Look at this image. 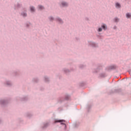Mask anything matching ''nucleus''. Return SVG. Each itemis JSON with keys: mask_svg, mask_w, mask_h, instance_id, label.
I'll use <instances>...</instances> for the list:
<instances>
[{"mask_svg": "<svg viewBox=\"0 0 131 131\" xmlns=\"http://www.w3.org/2000/svg\"><path fill=\"white\" fill-rule=\"evenodd\" d=\"M126 18H130L131 17V14L130 13H127L126 14Z\"/></svg>", "mask_w": 131, "mask_h": 131, "instance_id": "obj_2", "label": "nucleus"}, {"mask_svg": "<svg viewBox=\"0 0 131 131\" xmlns=\"http://www.w3.org/2000/svg\"><path fill=\"white\" fill-rule=\"evenodd\" d=\"M115 20L116 22H118V21H119V19L117 18H115Z\"/></svg>", "mask_w": 131, "mask_h": 131, "instance_id": "obj_9", "label": "nucleus"}, {"mask_svg": "<svg viewBox=\"0 0 131 131\" xmlns=\"http://www.w3.org/2000/svg\"><path fill=\"white\" fill-rule=\"evenodd\" d=\"M98 31H99V32H101V31H102V28H99Z\"/></svg>", "mask_w": 131, "mask_h": 131, "instance_id": "obj_10", "label": "nucleus"}, {"mask_svg": "<svg viewBox=\"0 0 131 131\" xmlns=\"http://www.w3.org/2000/svg\"><path fill=\"white\" fill-rule=\"evenodd\" d=\"M59 21H61V19H59Z\"/></svg>", "mask_w": 131, "mask_h": 131, "instance_id": "obj_12", "label": "nucleus"}, {"mask_svg": "<svg viewBox=\"0 0 131 131\" xmlns=\"http://www.w3.org/2000/svg\"><path fill=\"white\" fill-rule=\"evenodd\" d=\"M31 11L32 12H34V7H31Z\"/></svg>", "mask_w": 131, "mask_h": 131, "instance_id": "obj_6", "label": "nucleus"}, {"mask_svg": "<svg viewBox=\"0 0 131 131\" xmlns=\"http://www.w3.org/2000/svg\"><path fill=\"white\" fill-rule=\"evenodd\" d=\"M22 15L24 17H25L27 15V14H26V13H23Z\"/></svg>", "mask_w": 131, "mask_h": 131, "instance_id": "obj_8", "label": "nucleus"}, {"mask_svg": "<svg viewBox=\"0 0 131 131\" xmlns=\"http://www.w3.org/2000/svg\"><path fill=\"white\" fill-rule=\"evenodd\" d=\"M116 8H120V5L119 3H116Z\"/></svg>", "mask_w": 131, "mask_h": 131, "instance_id": "obj_5", "label": "nucleus"}, {"mask_svg": "<svg viewBox=\"0 0 131 131\" xmlns=\"http://www.w3.org/2000/svg\"><path fill=\"white\" fill-rule=\"evenodd\" d=\"M55 122H65V120H56Z\"/></svg>", "mask_w": 131, "mask_h": 131, "instance_id": "obj_1", "label": "nucleus"}, {"mask_svg": "<svg viewBox=\"0 0 131 131\" xmlns=\"http://www.w3.org/2000/svg\"><path fill=\"white\" fill-rule=\"evenodd\" d=\"M102 27L103 29H104V30H105V29H107V26H106V25H102Z\"/></svg>", "mask_w": 131, "mask_h": 131, "instance_id": "obj_3", "label": "nucleus"}, {"mask_svg": "<svg viewBox=\"0 0 131 131\" xmlns=\"http://www.w3.org/2000/svg\"><path fill=\"white\" fill-rule=\"evenodd\" d=\"M62 6H63V7H65L66 6H67V3H66L65 2H62Z\"/></svg>", "mask_w": 131, "mask_h": 131, "instance_id": "obj_4", "label": "nucleus"}, {"mask_svg": "<svg viewBox=\"0 0 131 131\" xmlns=\"http://www.w3.org/2000/svg\"><path fill=\"white\" fill-rule=\"evenodd\" d=\"M38 8L40 10H42V9H43V7L41 6H39Z\"/></svg>", "mask_w": 131, "mask_h": 131, "instance_id": "obj_7", "label": "nucleus"}, {"mask_svg": "<svg viewBox=\"0 0 131 131\" xmlns=\"http://www.w3.org/2000/svg\"><path fill=\"white\" fill-rule=\"evenodd\" d=\"M61 124H64V123H61Z\"/></svg>", "mask_w": 131, "mask_h": 131, "instance_id": "obj_11", "label": "nucleus"}]
</instances>
